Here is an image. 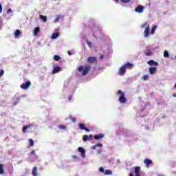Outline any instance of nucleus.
Returning <instances> with one entry per match:
<instances>
[{"mask_svg": "<svg viewBox=\"0 0 176 176\" xmlns=\"http://www.w3.org/2000/svg\"><path fill=\"white\" fill-rule=\"evenodd\" d=\"M91 69V66H90V65H87L84 67L79 66L78 67V72H82V76H85L89 74V72L90 71Z\"/></svg>", "mask_w": 176, "mask_h": 176, "instance_id": "1", "label": "nucleus"}, {"mask_svg": "<svg viewBox=\"0 0 176 176\" xmlns=\"http://www.w3.org/2000/svg\"><path fill=\"white\" fill-rule=\"evenodd\" d=\"M117 95L119 96L118 101L121 104H126V102H127V98H126V96L124 94V92H123V91L118 90Z\"/></svg>", "mask_w": 176, "mask_h": 176, "instance_id": "2", "label": "nucleus"}, {"mask_svg": "<svg viewBox=\"0 0 176 176\" xmlns=\"http://www.w3.org/2000/svg\"><path fill=\"white\" fill-rule=\"evenodd\" d=\"M142 28H145L144 32V38H148V36H149V30L151 28L149 24H148L147 22L144 23L142 25Z\"/></svg>", "mask_w": 176, "mask_h": 176, "instance_id": "3", "label": "nucleus"}, {"mask_svg": "<svg viewBox=\"0 0 176 176\" xmlns=\"http://www.w3.org/2000/svg\"><path fill=\"white\" fill-rule=\"evenodd\" d=\"M30 87H31V81L28 80L21 85V89H23V90H28V89H30Z\"/></svg>", "mask_w": 176, "mask_h": 176, "instance_id": "4", "label": "nucleus"}, {"mask_svg": "<svg viewBox=\"0 0 176 176\" xmlns=\"http://www.w3.org/2000/svg\"><path fill=\"white\" fill-rule=\"evenodd\" d=\"M144 8L145 7L140 5L139 6L135 8V12H136V13H143Z\"/></svg>", "mask_w": 176, "mask_h": 176, "instance_id": "5", "label": "nucleus"}, {"mask_svg": "<svg viewBox=\"0 0 176 176\" xmlns=\"http://www.w3.org/2000/svg\"><path fill=\"white\" fill-rule=\"evenodd\" d=\"M126 74V67L124 66V65L120 68V70L118 72V75H120V76H123Z\"/></svg>", "mask_w": 176, "mask_h": 176, "instance_id": "6", "label": "nucleus"}, {"mask_svg": "<svg viewBox=\"0 0 176 176\" xmlns=\"http://www.w3.org/2000/svg\"><path fill=\"white\" fill-rule=\"evenodd\" d=\"M87 63L93 64V63H97V58L94 56H90L87 58Z\"/></svg>", "mask_w": 176, "mask_h": 176, "instance_id": "7", "label": "nucleus"}, {"mask_svg": "<svg viewBox=\"0 0 176 176\" xmlns=\"http://www.w3.org/2000/svg\"><path fill=\"white\" fill-rule=\"evenodd\" d=\"M134 170H135V176H141V173H141V167L135 166Z\"/></svg>", "mask_w": 176, "mask_h": 176, "instance_id": "8", "label": "nucleus"}, {"mask_svg": "<svg viewBox=\"0 0 176 176\" xmlns=\"http://www.w3.org/2000/svg\"><path fill=\"white\" fill-rule=\"evenodd\" d=\"M79 129H80V130H85L87 133H90V129L86 128L85 124L80 123Z\"/></svg>", "mask_w": 176, "mask_h": 176, "instance_id": "9", "label": "nucleus"}, {"mask_svg": "<svg viewBox=\"0 0 176 176\" xmlns=\"http://www.w3.org/2000/svg\"><path fill=\"white\" fill-rule=\"evenodd\" d=\"M78 152L81 153L82 157H86V152L85 151V148H83V147H78Z\"/></svg>", "mask_w": 176, "mask_h": 176, "instance_id": "10", "label": "nucleus"}, {"mask_svg": "<svg viewBox=\"0 0 176 176\" xmlns=\"http://www.w3.org/2000/svg\"><path fill=\"white\" fill-rule=\"evenodd\" d=\"M156 71H157V67H156L148 68V72H149L150 75H153L155 74V72H156Z\"/></svg>", "mask_w": 176, "mask_h": 176, "instance_id": "11", "label": "nucleus"}, {"mask_svg": "<svg viewBox=\"0 0 176 176\" xmlns=\"http://www.w3.org/2000/svg\"><path fill=\"white\" fill-rule=\"evenodd\" d=\"M144 164H146V167L148 168L149 165L152 164L153 162H152V160H149L148 158H146L144 160Z\"/></svg>", "mask_w": 176, "mask_h": 176, "instance_id": "12", "label": "nucleus"}, {"mask_svg": "<svg viewBox=\"0 0 176 176\" xmlns=\"http://www.w3.org/2000/svg\"><path fill=\"white\" fill-rule=\"evenodd\" d=\"M61 71V67H54V69L52 70V74L54 75V74H58V72H60Z\"/></svg>", "mask_w": 176, "mask_h": 176, "instance_id": "13", "label": "nucleus"}, {"mask_svg": "<svg viewBox=\"0 0 176 176\" xmlns=\"http://www.w3.org/2000/svg\"><path fill=\"white\" fill-rule=\"evenodd\" d=\"M147 64H148V65H155V66L159 65V63L155 62L153 60H150L149 61L147 62Z\"/></svg>", "mask_w": 176, "mask_h": 176, "instance_id": "14", "label": "nucleus"}, {"mask_svg": "<svg viewBox=\"0 0 176 176\" xmlns=\"http://www.w3.org/2000/svg\"><path fill=\"white\" fill-rule=\"evenodd\" d=\"M125 67V69H131L133 68V63H126L123 65Z\"/></svg>", "mask_w": 176, "mask_h": 176, "instance_id": "15", "label": "nucleus"}, {"mask_svg": "<svg viewBox=\"0 0 176 176\" xmlns=\"http://www.w3.org/2000/svg\"><path fill=\"white\" fill-rule=\"evenodd\" d=\"M104 135L103 133H100L99 135H96L94 136V140H101V138H104Z\"/></svg>", "mask_w": 176, "mask_h": 176, "instance_id": "16", "label": "nucleus"}, {"mask_svg": "<svg viewBox=\"0 0 176 176\" xmlns=\"http://www.w3.org/2000/svg\"><path fill=\"white\" fill-rule=\"evenodd\" d=\"M31 127H32V125H31V124L25 126L23 129V133H27V130H28V129H31Z\"/></svg>", "mask_w": 176, "mask_h": 176, "instance_id": "17", "label": "nucleus"}, {"mask_svg": "<svg viewBox=\"0 0 176 176\" xmlns=\"http://www.w3.org/2000/svg\"><path fill=\"white\" fill-rule=\"evenodd\" d=\"M41 30V28L39 27H36L35 28L33 34L35 36H36V35H38V33L39 32V31Z\"/></svg>", "mask_w": 176, "mask_h": 176, "instance_id": "18", "label": "nucleus"}, {"mask_svg": "<svg viewBox=\"0 0 176 176\" xmlns=\"http://www.w3.org/2000/svg\"><path fill=\"white\" fill-rule=\"evenodd\" d=\"M32 175L33 176H38V169L36 167H34L32 168Z\"/></svg>", "mask_w": 176, "mask_h": 176, "instance_id": "19", "label": "nucleus"}, {"mask_svg": "<svg viewBox=\"0 0 176 176\" xmlns=\"http://www.w3.org/2000/svg\"><path fill=\"white\" fill-rule=\"evenodd\" d=\"M5 174V170H3V164H0V175H3Z\"/></svg>", "mask_w": 176, "mask_h": 176, "instance_id": "20", "label": "nucleus"}, {"mask_svg": "<svg viewBox=\"0 0 176 176\" xmlns=\"http://www.w3.org/2000/svg\"><path fill=\"white\" fill-rule=\"evenodd\" d=\"M60 36V34L58 32L53 33L52 35V39H57L58 36Z\"/></svg>", "mask_w": 176, "mask_h": 176, "instance_id": "21", "label": "nucleus"}, {"mask_svg": "<svg viewBox=\"0 0 176 176\" xmlns=\"http://www.w3.org/2000/svg\"><path fill=\"white\" fill-rule=\"evenodd\" d=\"M98 148H102V144L101 143H98L96 145H94L92 146V149H97Z\"/></svg>", "mask_w": 176, "mask_h": 176, "instance_id": "22", "label": "nucleus"}, {"mask_svg": "<svg viewBox=\"0 0 176 176\" xmlns=\"http://www.w3.org/2000/svg\"><path fill=\"white\" fill-rule=\"evenodd\" d=\"M157 29V26L154 25V26L151 28V30L150 34H151V35H153V34H155V31H156Z\"/></svg>", "mask_w": 176, "mask_h": 176, "instance_id": "23", "label": "nucleus"}, {"mask_svg": "<svg viewBox=\"0 0 176 176\" xmlns=\"http://www.w3.org/2000/svg\"><path fill=\"white\" fill-rule=\"evenodd\" d=\"M21 34V32H20V30H16L14 32V35L15 38H17L18 36H20Z\"/></svg>", "mask_w": 176, "mask_h": 176, "instance_id": "24", "label": "nucleus"}, {"mask_svg": "<svg viewBox=\"0 0 176 176\" xmlns=\"http://www.w3.org/2000/svg\"><path fill=\"white\" fill-rule=\"evenodd\" d=\"M63 17H64L63 16L57 15L55 19L54 23H57V21H58L60 20V19H63Z\"/></svg>", "mask_w": 176, "mask_h": 176, "instance_id": "25", "label": "nucleus"}, {"mask_svg": "<svg viewBox=\"0 0 176 176\" xmlns=\"http://www.w3.org/2000/svg\"><path fill=\"white\" fill-rule=\"evenodd\" d=\"M40 19L43 20V21H44L45 23L47 21V18L46 17V16L41 15Z\"/></svg>", "mask_w": 176, "mask_h": 176, "instance_id": "26", "label": "nucleus"}, {"mask_svg": "<svg viewBox=\"0 0 176 176\" xmlns=\"http://www.w3.org/2000/svg\"><path fill=\"white\" fill-rule=\"evenodd\" d=\"M144 53L145 56H152V52L149 50H148L147 51H144Z\"/></svg>", "mask_w": 176, "mask_h": 176, "instance_id": "27", "label": "nucleus"}, {"mask_svg": "<svg viewBox=\"0 0 176 176\" xmlns=\"http://www.w3.org/2000/svg\"><path fill=\"white\" fill-rule=\"evenodd\" d=\"M104 175H112V171L109 170H106L104 171Z\"/></svg>", "mask_w": 176, "mask_h": 176, "instance_id": "28", "label": "nucleus"}, {"mask_svg": "<svg viewBox=\"0 0 176 176\" xmlns=\"http://www.w3.org/2000/svg\"><path fill=\"white\" fill-rule=\"evenodd\" d=\"M164 57L168 58L170 57V54H168V51L165 50L164 52Z\"/></svg>", "mask_w": 176, "mask_h": 176, "instance_id": "29", "label": "nucleus"}, {"mask_svg": "<svg viewBox=\"0 0 176 176\" xmlns=\"http://www.w3.org/2000/svg\"><path fill=\"white\" fill-rule=\"evenodd\" d=\"M61 58V57H60V56L58 55H55L54 56V61H59V60Z\"/></svg>", "mask_w": 176, "mask_h": 176, "instance_id": "30", "label": "nucleus"}, {"mask_svg": "<svg viewBox=\"0 0 176 176\" xmlns=\"http://www.w3.org/2000/svg\"><path fill=\"white\" fill-rule=\"evenodd\" d=\"M34 145V140L29 139V146H32Z\"/></svg>", "mask_w": 176, "mask_h": 176, "instance_id": "31", "label": "nucleus"}, {"mask_svg": "<svg viewBox=\"0 0 176 176\" xmlns=\"http://www.w3.org/2000/svg\"><path fill=\"white\" fill-rule=\"evenodd\" d=\"M121 2H122V3H130L131 0H121Z\"/></svg>", "mask_w": 176, "mask_h": 176, "instance_id": "32", "label": "nucleus"}, {"mask_svg": "<svg viewBox=\"0 0 176 176\" xmlns=\"http://www.w3.org/2000/svg\"><path fill=\"white\" fill-rule=\"evenodd\" d=\"M82 140H83V141H87L89 140V136L87 135H85L82 137Z\"/></svg>", "mask_w": 176, "mask_h": 176, "instance_id": "33", "label": "nucleus"}, {"mask_svg": "<svg viewBox=\"0 0 176 176\" xmlns=\"http://www.w3.org/2000/svg\"><path fill=\"white\" fill-rule=\"evenodd\" d=\"M58 128L60 129V130H65V129H67V126L64 125H59Z\"/></svg>", "mask_w": 176, "mask_h": 176, "instance_id": "34", "label": "nucleus"}, {"mask_svg": "<svg viewBox=\"0 0 176 176\" xmlns=\"http://www.w3.org/2000/svg\"><path fill=\"white\" fill-rule=\"evenodd\" d=\"M143 79L144 80H148V79H149V76L148 75L143 76Z\"/></svg>", "mask_w": 176, "mask_h": 176, "instance_id": "35", "label": "nucleus"}, {"mask_svg": "<svg viewBox=\"0 0 176 176\" xmlns=\"http://www.w3.org/2000/svg\"><path fill=\"white\" fill-rule=\"evenodd\" d=\"M5 74V71H3V70H1L0 71V78H1V76H3V74Z\"/></svg>", "mask_w": 176, "mask_h": 176, "instance_id": "36", "label": "nucleus"}, {"mask_svg": "<svg viewBox=\"0 0 176 176\" xmlns=\"http://www.w3.org/2000/svg\"><path fill=\"white\" fill-rule=\"evenodd\" d=\"M99 170L100 171V173H105V170H104V168H102V167H100L99 168Z\"/></svg>", "mask_w": 176, "mask_h": 176, "instance_id": "37", "label": "nucleus"}, {"mask_svg": "<svg viewBox=\"0 0 176 176\" xmlns=\"http://www.w3.org/2000/svg\"><path fill=\"white\" fill-rule=\"evenodd\" d=\"M87 45L89 47H91V46H93V44L91 43V42H87Z\"/></svg>", "mask_w": 176, "mask_h": 176, "instance_id": "38", "label": "nucleus"}, {"mask_svg": "<svg viewBox=\"0 0 176 176\" xmlns=\"http://www.w3.org/2000/svg\"><path fill=\"white\" fill-rule=\"evenodd\" d=\"M35 155V150H33L30 152V155Z\"/></svg>", "mask_w": 176, "mask_h": 176, "instance_id": "39", "label": "nucleus"}, {"mask_svg": "<svg viewBox=\"0 0 176 176\" xmlns=\"http://www.w3.org/2000/svg\"><path fill=\"white\" fill-rule=\"evenodd\" d=\"M88 140H93V135H89V136H88Z\"/></svg>", "mask_w": 176, "mask_h": 176, "instance_id": "40", "label": "nucleus"}, {"mask_svg": "<svg viewBox=\"0 0 176 176\" xmlns=\"http://www.w3.org/2000/svg\"><path fill=\"white\" fill-rule=\"evenodd\" d=\"M2 10H3L2 4H0V13H2Z\"/></svg>", "mask_w": 176, "mask_h": 176, "instance_id": "41", "label": "nucleus"}, {"mask_svg": "<svg viewBox=\"0 0 176 176\" xmlns=\"http://www.w3.org/2000/svg\"><path fill=\"white\" fill-rule=\"evenodd\" d=\"M7 13H12V10L10 8H9L8 10H7Z\"/></svg>", "mask_w": 176, "mask_h": 176, "instance_id": "42", "label": "nucleus"}, {"mask_svg": "<svg viewBox=\"0 0 176 176\" xmlns=\"http://www.w3.org/2000/svg\"><path fill=\"white\" fill-rule=\"evenodd\" d=\"M72 159H78V156L76 155H72Z\"/></svg>", "mask_w": 176, "mask_h": 176, "instance_id": "43", "label": "nucleus"}, {"mask_svg": "<svg viewBox=\"0 0 176 176\" xmlns=\"http://www.w3.org/2000/svg\"><path fill=\"white\" fill-rule=\"evenodd\" d=\"M68 100H69V101H71V100H72V96H69L68 97Z\"/></svg>", "mask_w": 176, "mask_h": 176, "instance_id": "44", "label": "nucleus"}, {"mask_svg": "<svg viewBox=\"0 0 176 176\" xmlns=\"http://www.w3.org/2000/svg\"><path fill=\"white\" fill-rule=\"evenodd\" d=\"M67 53L69 56H72V52H71V51H68Z\"/></svg>", "mask_w": 176, "mask_h": 176, "instance_id": "45", "label": "nucleus"}, {"mask_svg": "<svg viewBox=\"0 0 176 176\" xmlns=\"http://www.w3.org/2000/svg\"><path fill=\"white\" fill-rule=\"evenodd\" d=\"M70 119H71L72 122H73V123H74V122H76L75 118H70Z\"/></svg>", "mask_w": 176, "mask_h": 176, "instance_id": "46", "label": "nucleus"}, {"mask_svg": "<svg viewBox=\"0 0 176 176\" xmlns=\"http://www.w3.org/2000/svg\"><path fill=\"white\" fill-rule=\"evenodd\" d=\"M129 176H134V173H130Z\"/></svg>", "mask_w": 176, "mask_h": 176, "instance_id": "47", "label": "nucleus"}, {"mask_svg": "<svg viewBox=\"0 0 176 176\" xmlns=\"http://www.w3.org/2000/svg\"><path fill=\"white\" fill-rule=\"evenodd\" d=\"M98 152L99 154L101 153V150H98Z\"/></svg>", "mask_w": 176, "mask_h": 176, "instance_id": "48", "label": "nucleus"}, {"mask_svg": "<svg viewBox=\"0 0 176 176\" xmlns=\"http://www.w3.org/2000/svg\"><path fill=\"white\" fill-rule=\"evenodd\" d=\"M120 0H116V2L118 3Z\"/></svg>", "mask_w": 176, "mask_h": 176, "instance_id": "49", "label": "nucleus"}, {"mask_svg": "<svg viewBox=\"0 0 176 176\" xmlns=\"http://www.w3.org/2000/svg\"><path fill=\"white\" fill-rule=\"evenodd\" d=\"M173 96L174 97H176V94H173Z\"/></svg>", "mask_w": 176, "mask_h": 176, "instance_id": "50", "label": "nucleus"}, {"mask_svg": "<svg viewBox=\"0 0 176 176\" xmlns=\"http://www.w3.org/2000/svg\"><path fill=\"white\" fill-rule=\"evenodd\" d=\"M21 97L24 98V97H25V96L23 95V96H21Z\"/></svg>", "mask_w": 176, "mask_h": 176, "instance_id": "51", "label": "nucleus"}, {"mask_svg": "<svg viewBox=\"0 0 176 176\" xmlns=\"http://www.w3.org/2000/svg\"><path fill=\"white\" fill-rule=\"evenodd\" d=\"M158 176H164V175H158Z\"/></svg>", "mask_w": 176, "mask_h": 176, "instance_id": "52", "label": "nucleus"}, {"mask_svg": "<svg viewBox=\"0 0 176 176\" xmlns=\"http://www.w3.org/2000/svg\"><path fill=\"white\" fill-rule=\"evenodd\" d=\"M100 58H102V56H100Z\"/></svg>", "mask_w": 176, "mask_h": 176, "instance_id": "53", "label": "nucleus"}, {"mask_svg": "<svg viewBox=\"0 0 176 176\" xmlns=\"http://www.w3.org/2000/svg\"><path fill=\"white\" fill-rule=\"evenodd\" d=\"M94 36H96V35H95V34H94Z\"/></svg>", "mask_w": 176, "mask_h": 176, "instance_id": "54", "label": "nucleus"}, {"mask_svg": "<svg viewBox=\"0 0 176 176\" xmlns=\"http://www.w3.org/2000/svg\"><path fill=\"white\" fill-rule=\"evenodd\" d=\"M175 58H176V56H175Z\"/></svg>", "mask_w": 176, "mask_h": 176, "instance_id": "55", "label": "nucleus"}]
</instances>
